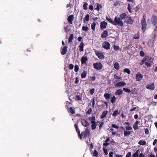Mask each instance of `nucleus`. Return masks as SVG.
Instances as JSON below:
<instances>
[{"instance_id": "nucleus-34", "label": "nucleus", "mask_w": 157, "mask_h": 157, "mask_svg": "<svg viewBox=\"0 0 157 157\" xmlns=\"http://www.w3.org/2000/svg\"><path fill=\"white\" fill-rule=\"evenodd\" d=\"M96 25V24L94 22H93L91 24V28L94 31L95 30Z\"/></svg>"}, {"instance_id": "nucleus-61", "label": "nucleus", "mask_w": 157, "mask_h": 157, "mask_svg": "<svg viewBox=\"0 0 157 157\" xmlns=\"http://www.w3.org/2000/svg\"><path fill=\"white\" fill-rule=\"evenodd\" d=\"M114 78L117 79H121V78L120 77L118 76H117L116 74H115L114 75Z\"/></svg>"}, {"instance_id": "nucleus-57", "label": "nucleus", "mask_w": 157, "mask_h": 157, "mask_svg": "<svg viewBox=\"0 0 157 157\" xmlns=\"http://www.w3.org/2000/svg\"><path fill=\"white\" fill-rule=\"evenodd\" d=\"M103 150L104 153H105V155H107L108 154V152H107V150L106 149H105V148L104 147H103Z\"/></svg>"}, {"instance_id": "nucleus-17", "label": "nucleus", "mask_w": 157, "mask_h": 157, "mask_svg": "<svg viewBox=\"0 0 157 157\" xmlns=\"http://www.w3.org/2000/svg\"><path fill=\"white\" fill-rule=\"evenodd\" d=\"M123 93V90L121 89L117 90L115 92L116 95L120 96Z\"/></svg>"}, {"instance_id": "nucleus-14", "label": "nucleus", "mask_w": 157, "mask_h": 157, "mask_svg": "<svg viewBox=\"0 0 157 157\" xmlns=\"http://www.w3.org/2000/svg\"><path fill=\"white\" fill-rule=\"evenodd\" d=\"M81 122L82 125L84 127H87L90 124L88 121L84 119L82 120Z\"/></svg>"}, {"instance_id": "nucleus-46", "label": "nucleus", "mask_w": 157, "mask_h": 157, "mask_svg": "<svg viewBox=\"0 0 157 157\" xmlns=\"http://www.w3.org/2000/svg\"><path fill=\"white\" fill-rule=\"evenodd\" d=\"M76 98L77 101H81L82 98L80 96L79 94H77L76 96Z\"/></svg>"}, {"instance_id": "nucleus-13", "label": "nucleus", "mask_w": 157, "mask_h": 157, "mask_svg": "<svg viewBox=\"0 0 157 157\" xmlns=\"http://www.w3.org/2000/svg\"><path fill=\"white\" fill-rule=\"evenodd\" d=\"M146 88L149 89L150 90H152L155 89V86L154 83L148 84L146 86Z\"/></svg>"}, {"instance_id": "nucleus-27", "label": "nucleus", "mask_w": 157, "mask_h": 157, "mask_svg": "<svg viewBox=\"0 0 157 157\" xmlns=\"http://www.w3.org/2000/svg\"><path fill=\"white\" fill-rule=\"evenodd\" d=\"M87 75V72L86 71H84L81 75V78H86Z\"/></svg>"}, {"instance_id": "nucleus-29", "label": "nucleus", "mask_w": 157, "mask_h": 157, "mask_svg": "<svg viewBox=\"0 0 157 157\" xmlns=\"http://www.w3.org/2000/svg\"><path fill=\"white\" fill-rule=\"evenodd\" d=\"M140 151V150H137L136 152L133 154L132 157H138L139 155V153Z\"/></svg>"}, {"instance_id": "nucleus-40", "label": "nucleus", "mask_w": 157, "mask_h": 157, "mask_svg": "<svg viewBox=\"0 0 157 157\" xmlns=\"http://www.w3.org/2000/svg\"><path fill=\"white\" fill-rule=\"evenodd\" d=\"M131 92L132 94H137V91L136 90V88L132 90L131 91Z\"/></svg>"}, {"instance_id": "nucleus-8", "label": "nucleus", "mask_w": 157, "mask_h": 157, "mask_svg": "<svg viewBox=\"0 0 157 157\" xmlns=\"http://www.w3.org/2000/svg\"><path fill=\"white\" fill-rule=\"evenodd\" d=\"M110 45L108 41L104 42L102 44V46L106 50H109L110 49Z\"/></svg>"}, {"instance_id": "nucleus-42", "label": "nucleus", "mask_w": 157, "mask_h": 157, "mask_svg": "<svg viewBox=\"0 0 157 157\" xmlns=\"http://www.w3.org/2000/svg\"><path fill=\"white\" fill-rule=\"evenodd\" d=\"M124 71L126 72L128 74H130L131 73V71L128 68H126L124 69Z\"/></svg>"}, {"instance_id": "nucleus-52", "label": "nucleus", "mask_w": 157, "mask_h": 157, "mask_svg": "<svg viewBox=\"0 0 157 157\" xmlns=\"http://www.w3.org/2000/svg\"><path fill=\"white\" fill-rule=\"evenodd\" d=\"M113 48H114V50L116 51V50H119L120 49V48L118 46L114 45L113 46Z\"/></svg>"}, {"instance_id": "nucleus-53", "label": "nucleus", "mask_w": 157, "mask_h": 157, "mask_svg": "<svg viewBox=\"0 0 157 157\" xmlns=\"http://www.w3.org/2000/svg\"><path fill=\"white\" fill-rule=\"evenodd\" d=\"M90 94L91 95L93 94L94 92V88H92L90 90Z\"/></svg>"}, {"instance_id": "nucleus-5", "label": "nucleus", "mask_w": 157, "mask_h": 157, "mask_svg": "<svg viewBox=\"0 0 157 157\" xmlns=\"http://www.w3.org/2000/svg\"><path fill=\"white\" fill-rule=\"evenodd\" d=\"M94 68L97 70H101L103 66L101 63H96L93 64Z\"/></svg>"}, {"instance_id": "nucleus-32", "label": "nucleus", "mask_w": 157, "mask_h": 157, "mask_svg": "<svg viewBox=\"0 0 157 157\" xmlns=\"http://www.w3.org/2000/svg\"><path fill=\"white\" fill-rule=\"evenodd\" d=\"M138 144L140 145H145L146 144V142L142 140H141L139 141Z\"/></svg>"}, {"instance_id": "nucleus-4", "label": "nucleus", "mask_w": 157, "mask_h": 157, "mask_svg": "<svg viewBox=\"0 0 157 157\" xmlns=\"http://www.w3.org/2000/svg\"><path fill=\"white\" fill-rule=\"evenodd\" d=\"M146 16L144 15L142 17L141 21V24L142 26V29L143 32H145L146 30L147 25L146 21Z\"/></svg>"}, {"instance_id": "nucleus-60", "label": "nucleus", "mask_w": 157, "mask_h": 157, "mask_svg": "<svg viewBox=\"0 0 157 157\" xmlns=\"http://www.w3.org/2000/svg\"><path fill=\"white\" fill-rule=\"evenodd\" d=\"M89 9L91 11H92L94 9V7L92 5H90L89 6Z\"/></svg>"}, {"instance_id": "nucleus-30", "label": "nucleus", "mask_w": 157, "mask_h": 157, "mask_svg": "<svg viewBox=\"0 0 157 157\" xmlns=\"http://www.w3.org/2000/svg\"><path fill=\"white\" fill-rule=\"evenodd\" d=\"M74 38V35L72 34H71L68 38V42L71 43L72 42V40Z\"/></svg>"}, {"instance_id": "nucleus-38", "label": "nucleus", "mask_w": 157, "mask_h": 157, "mask_svg": "<svg viewBox=\"0 0 157 157\" xmlns=\"http://www.w3.org/2000/svg\"><path fill=\"white\" fill-rule=\"evenodd\" d=\"M116 100V98L115 96H113V97H112L111 98V102L112 104H113L114 103Z\"/></svg>"}, {"instance_id": "nucleus-39", "label": "nucleus", "mask_w": 157, "mask_h": 157, "mask_svg": "<svg viewBox=\"0 0 157 157\" xmlns=\"http://www.w3.org/2000/svg\"><path fill=\"white\" fill-rule=\"evenodd\" d=\"M140 122V121H136L133 125V128H138V124Z\"/></svg>"}, {"instance_id": "nucleus-62", "label": "nucleus", "mask_w": 157, "mask_h": 157, "mask_svg": "<svg viewBox=\"0 0 157 157\" xmlns=\"http://www.w3.org/2000/svg\"><path fill=\"white\" fill-rule=\"evenodd\" d=\"M95 105V101L94 98H93L92 99V105L93 108H94Z\"/></svg>"}, {"instance_id": "nucleus-35", "label": "nucleus", "mask_w": 157, "mask_h": 157, "mask_svg": "<svg viewBox=\"0 0 157 157\" xmlns=\"http://www.w3.org/2000/svg\"><path fill=\"white\" fill-rule=\"evenodd\" d=\"M118 109L115 110L113 113L112 116L114 117H116L118 114H119L120 113H118Z\"/></svg>"}, {"instance_id": "nucleus-2", "label": "nucleus", "mask_w": 157, "mask_h": 157, "mask_svg": "<svg viewBox=\"0 0 157 157\" xmlns=\"http://www.w3.org/2000/svg\"><path fill=\"white\" fill-rule=\"evenodd\" d=\"M76 130L81 139H82V136L85 138H86L90 134V131L87 128H86L84 132H82L81 134H80V131L79 128H76Z\"/></svg>"}, {"instance_id": "nucleus-44", "label": "nucleus", "mask_w": 157, "mask_h": 157, "mask_svg": "<svg viewBox=\"0 0 157 157\" xmlns=\"http://www.w3.org/2000/svg\"><path fill=\"white\" fill-rule=\"evenodd\" d=\"M124 124L126 125L125 128H131L129 126L130 123L129 122H125L124 123Z\"/></svg>"}, {"instance_id": "nucleus-55", "label": "nucleus", "mask_w": 157, "mask_h": 157, "mask_svg": "<svg viewBox=\"0 0 157 157\" xmlns=\"http://www.w3.org/2000/svg\"><path fill=\"white\" fill-rule=\"evenodd\" d=\"M140 55L141 57H143L144 56L145 53L143 51H140Z\"/></svg>"}, {"instance_id": "nucleus-56", "label": "nucleus", "mask_w": 157, "mask_h": 157, "mask_svg": "<svg viewBox=\"0 0 157 157\" xmlns=\"http://www.w3.org/2000/svg\"><path fill=\"white\" fill-rule=\"evenodd\" d=\"M140 35L139 34H136L134 36V38L136 39H138L139 38Z\"/></svg>"}, {"instance_id": "nucleus-3", "label": "nucleus", "mask_w": 157, "mask_h": 157, "mask_svg": "<svg viewBox=\"0 0 157 157\" xmlns=\"http://www.w3.org/2000/svg\"><path fill=\"white\" fill-rule=\"evenodd\" d=\"M113 25H118L119 26H122L123 25V23L122 20L119 17H115L114 19Z\"/></svg>"}, {"instance_id": "nucleus-33", "label": "nucleus", "mask_w": 157, "mask_h": 157, "mask_svg": "<svg viewBox=\"0 0 157 157\" xmlns=\"http://www.w3.org/2000/svg\"><path fill=\"white\" fill-rule=\"evenodd\" d=\"M109 138H108L107 139H106L105 141V143L103 144V146H106L109 145V144L108 143V141L109 140Z\"/></svg>"}, {"instance_id": "nucleus-48", "label": "nucleus", "mask_w": 157, "mask_h": 157, "mask_svg": "<svg viewBox=\"0 0 157 157\" xmlns=\"http://www.w3.org/2000/svg\"><path fill=\"white\" fill-rule=\"evenodd\" d=\"M70 112L72 114H74L75 113V110L73 109L72 107H70L69 108Z\"/></svg>"}, {"instance_id": "nucleus-59", "label": "nucleus", "mask_w": 157, "mask_h": 157, "mask_svg": "<svg viewBox=\"0 0 157 157\" xmlns=\"http://www.w3.org/2000/svg\"><path fill=\"white\" fill-rule=\"evenodd\" d=\"M74 67V65L72 64H70L69 66V68L70 69H72Z\"/></svg>"}, {"instance_id": "nucleus-22", "label": "nucleus", "mask_w": 157, "mask_h": 157, "mask_svg": "<svg viewBox=\"0 0 157 157\" xmlns=\"http://www.w3.org/2000/svg\"><path fill=\"white\" fill-rule=\"evenodd\" d=\"M108 111L105 110L102 113L101 115L100 118L101 119H103L105 117L108 113Z\"/></svg>"}, {"instance_id": "nucleus-41", "label": "nucleus", "mask_w": 157, "mask_h": 157, "mask_svg": "<svg viewBox=\"0 0 157 157\" xmlns=\"http://www.w3.org/2000/svg\"><path fill=\"white\" fill-rule=\"evenodd\" d=\"M89 120L90 121V122L92 121L94 122L95 120V116H92V117H89Z\"/></svg>"}, {"instance_id": "nucleus-45", "label": "nucleus", "mask_w": 157, "mask_h": 157, "mask_svg": "<svg viewBox=\"0 0 157 157\" xmlns=\"http://www.w3.org/2000/svg\"><path fill=\"white\" fill-rule=\"evenodd\" d=\"M123 90H124V91H125V92H127L128 93H129L131 92V90L129 89H128L127 88H124L123 89Z\"/></svg>"}, {"instance_id": "nucleus-64", "label": "nucleus", "mask_w": 157, "mask_h": 157, "mask_svg": "<svg viewBox=\"0 0 157 157\" xmlns=\"http://www.w3.org/2000/svg\"><path fill=\"white\" fill-rule=\"evenodd\" d=\"M113 152H110L109 155V157H113Z\"/></svg>"}, {"instance_id": "nucleus-6", "label": "nucleus", "mask_w": 157, "mask_h": 157, "mask_svg": "<svg viewBox=\"0 0 157 157\" xmlns=\"http://www.w3.org/2000/svg\"><path fill=\"white\" fill-rule=\"evenodd\" d=\"M151 22L153 26H155L157 24V17L155 15H152L151 18Z\"/></svg>"}, {"instance_id": "nucleus-54", "label": "nucleus", "mask_w": 157, "mask_h": 157, "mask_svg": "<svg viewBox=\"0 0 157 157\" xmlns=\"http://www.w3.org/2000/svg\"><path fill=\"white\" fill-rule=\"evenodd\" d=\"M128 8H127V9H128V10L129 12L130 13H132V11H131V10L132 9L130 7V4H128Z\"/></svg>"}, {"instance_id": "nucleus-18", "label": "nucleus", "mask_w": 157, "mask_h": 157, "mask_svg": "<svg viewBox=\"0 0 157 157\" xmlns=\"http://www.w3.org/2000/svg\"><path fill=\"white\" fill-rule=\"evenodd\" d=\"M126 85V83L123 82H119L117 83L116 86L118 87L124 86Z\"/></svg>"}, {"instance_id": "nucleus-9", "label": "nucleus", "mask_w": 157, "mask_h": 157, "mask_svg": "<svg viewBox=\"0 0 157 157\" xmlns=\"http://www.w3.org/2000/svg\"><path fill=\"white\" fill-rule=\"evenodd\" d=\"M143 78V75L141 74L139 72L136 75V81H139L142 79Z\"/></svg>"}, {"instance_id": "nucleus-36", "label": "nucleus", "mask_w": 157, "mask_h": 157, "mask_svg": "<svg viewBox=\"0 0 157 157\" xmlns=\"http://www.w3.org/2000/svg\"><path fill=\"white\" fill-rule=\"evenodd\" d=\"M91 124V128H96L97 126V123L95 121L93 122L92 121V122H90Z\"/></svg>"}, {"instance_id": "nucleus-63", "label": "nucleus", "mask_w": 157, "mask_h": 157, "mask_svg": "<svg viewBox=\"0 0 157 157\" xmlns=\"http://www.w3.org/2000/svg\"><path fill=\"white\" fill-rule=\"evenodd\" d=\"M90 78L91 80L92 81H94L96 80V77L95 76L90 77Z\"/></svg>"}, {"instance_id": "nucleus-12", "label": "nucleus", "mask_w": 157, "mask_h": 157, "mask_svg": "<svg viewBox=\"0 0 157 157\" xmlns=\"http://www.w3.org/2000/svg\"><path fill=\"white\" fill-rule=\"evenodd\" d=\"M132 128H126V130L124 132V134L125 136L128 137L131 134V132L129 130H131Z\"/></svg>"}, {"instance_id": "nucleus-19", "label": "nucleus", "mask_w": 157, "mask_h": 157, "mask_svg": "<svg viewBox=\"0 0 157 157\" xmlns=\"http://www.w3.org/2000/svg\"><path fill=\"white\" fill-rule=\"evenodd\" d=\"M67 47L66 46H64L62 49L61 52V55H64L66 54L67 50Z\"/></svg>"}, {"instance_id": "nucleus-51", "label": "nucleus", "mask_w": 157, "mask_h": 157, "mask_svg": "<svg viewBox=\"0 0 157 157\" xmlns=\"http://www.w3.org/2000/svg\"><path fill=\"white\" fill-rule=\"evenodd\" d=\"M93 155L95 157H97L98 155V152L95 150H94L93 152Z\"/></svg>"}, {"instance_id": "nucleus-50", "label": "nucleus", "mask_w": 157, "mask_h": 157, "mask_svg": "<svg viewBox=\"0 0 157 157\" xmlns=\"http://www.w3.org/2000/svg\"><path fill=\"white\" fill-rule=\"evenodd\" d=\"M68 28V26H67L64 27V30L66 33H68L70 31V29Z\"/></svg>"}, {"instance_id": "nucleus-7", "label": "nucleus", "mask_w": 157, "mask_h": 157, "mask_svg": "<svg viewBox=\"0 0 157 157\" xmlns=\"http://www.w3.org/2000/svg\"><path fill=\"white\" fill-rule=\"evenodd\" d=\"M133 22L134 20L132 19L131 17L129 15L127 16L125 20L124 21V22L126 23L127 24L130 25L132 24L133 23Z\"/></svg>"}, {"instance_id": "nucleus-16", "label": "nucleus", "mask_w": 157, "mask_h": 157, "mask_svg": "<svg viewBox=\"0 0 157 157\" xmlns=\"http://www.w3.org/2000/svg\"><path fill=\"white\" fill-rule=\"evenodd\" d=\"M107 23L105 21H103L100 24V27L102 29H104L106 28Z\"/></svg>"}, {"instance_id": "nucleus-20", "label": "nucleus", "mask_w": 157, "mask_h": 157, "mask_svg": "<svg viewBox=\"0 0 157 157\" xmlns=\"http://www.w3.org/2000/svg\"><path fill=\"white\" fill-rule=\"evenodd\" d=\"M88 59L87 57L82 56L81 59V62L82 64L85 63L87 60Z\"/></svg>"}, {"instance_id": "nucleus-1", "label": "nucleus", "mask_w": 157, "mask_h": 157, "mask_svg": "<svg viewBox=\"0 0 157 157\" xmlns=\"http://www.w3.org/2000/svg\"><path fill=\"white\" fill-rule=\"evenodd\" d=\"M153 60L154 59L146 55L140 62L139 64L142 65L144 63L147 67H150L153 63Z\"/></svg>"}, {"instance_id": "nucleus-21", "label": "nucleus", "mask_w": 157, "mask_h": 157, "mask_svg": "<svg viewBox=\"0 0 157 157\" xmlns=\"http://www.w3.org/2000/svg\"><path fill=\"white\" fill-rule=\"evenodd\" d=\"M84 45V44L83 42L82 41L80 43L79 46V50L80 52H81L83 51Z\"/></svg>"}, {"instance_id": "nucleus-37", "label": "nucleus", "mask_w": 157, "mask_h": 157, "mask_svg": "<svg viewBox=\"0 0 157 157\" xmlns=\"http://www.w3.org/2000/svg\"><path fill=\"white\" fill-rule=\"evenodd\" d=\"M82 30L83 31L86 32L88 31L89 28L87 26H83L82 28Z\"/></svg>"}, {"instance_id": "nucleus-11", "label": "nucleus", "mask_w": 157, "mask_h": 157, "mask_svg": "<svg viewBox=\"0 0 157 157\" xmlns=\"http://www.w3.org/2000/svg\"><path fill=\"white\" fill-rule=\"evenodd\" d=\"M94 52L99 58L102 59L104 58V56L103 53L100 52L96 50H95Z\"/></svg>"}, {"instance_id": "nucleus-25", "label": "nucleus", "mask_w": 157, "mask_h": 157, "mask_svg": "<svg viewBox=\"0 0 157 157\" xmlns=\"http://www.w3.org/2000/svg\"><path fill=\"white\" fill-rule=\"evenodd\" d=\"M97 4L96 7L95 8V10L98 11L100 9H101L102 8V6L101 4L98 3H96Z\"/></svg>"}, {"instance_id": "nucleus-26", "label": "nucleus", "mask_w": 157, "mask_h": 157, "mask_svg": "<svg viewBox=\"0 0 157 157\" xmlns=\"http://www.w3.org/2000/svg\"><path fill=\"white\" fill-rule=\"evenodd\" d=\"M110 96L111 94L108 93H105L104 95V97L106 100H109Z\"/></svg>"}, {"instance_id": "nucleus-49", "label": "nucleus", "mask_w": 157, "mask_h": 157, "mask_svg": "<svg viewBox=\"0 0 157 157\" xmlns=\"http://www.w3.org/2000/svg\"><path fill=\"white\" fill-rule=\"evenodd\" d=\"M79 67L78 65H75V66L74 71L75 72H77L78 71Z\"/></svg>"}, {"instance_id": "nucleus-31", "label": "nucleus", "mask_w": 157, "mask_h": 157, "mask_svg": "<svg viewBox=\"0 0 157 157\" xmlns=\"http://www.w3.org/2000/svg\"><path fill=\"white\" fill-rule=\"evenodd\" d=\"M106 18L110 23L113 25V23H114V21L113 19L110 18H108L107 16L106 17Z\"/></svg>"}, {"instance_id": "nucleus-15", "label": "nucleus", "mask_w": 157, "mask_h": 157, "mask_svg": "<svg viewBox=\"0 0 157 157\" xmlns=\"http://www.w3.org/2000/svg\"><path fill=\"white\" fill-rule=\"evenodd\" d=\"M108 32L107 30H105L101 34V37L102 38L106 37L108 36Z\"/></svg>"}, {"instance_id": "nucleus-58", "label": "nucleus", "mask_w": 157, "mask_h": 157, "mask_svg": "<svg viewBox=\"0 0 157 157\" xmlns=\"http://www.w3.org/2000/svg\"><path fill=\"white\" fill-rule=\"evenodd\" d=\"M131 153L129 152L126 154L125 157H131Z\"/></svg>"}, {"instance_id": "nucleus-23", "label": "nucleus", "mask_w": 157, "mask_h": 157, "mask_svg": "<svg viewBox=\"0 0 157 157\" xmlns=\"http://www.w3.org/2000/svg\"><path fill=\"white\" fill-rule=\"evenodd\" d=\"M127 15L126 13H123L120 15L119 18L121 20H124L125 19V18H126V17H127Z\"/></svg>"}, {"instance_id": "nucleus-10", "label": "nucleus", "mask_w": 157, "mask_h": 157, "mask_svg": "<svg viewBox=\"0 0 157 157\" xmlns=\"http://www.w3.org/2000/svg\"><path fill=\"white\" fill-rule=\"evenodd\" d=\"M74 19V16L73 15H71L69 16L67 19V21L69 24H72L73 21Z\"/></svg>"}, {"instance_id": "nucleus-47", "label": "nucleus", "mask_w": 157, "mask_h": 157, "mask_svg": "<svg viewBox=\"0 0 157 157\" xmlns=\"http://www.w3.org/2000/svg\"><path fill=\"white\" fill-rule=\"evenodd\" d=\"M92 112V109L91 108H89L88 110L86 112V114H90Z\"/></svg>"}, {"instance_id": "nucleus-43", "label": "nucleus", "mask_w": 157, "mask_h": 157, "mask_svg": "<svg viewBox=\"0 0 157 157\" xmlns=\"http://www.w3.org/2000/svg\"><path fill=\"white\" fill-rule=\"evenodd\" d=\"M88 4L85 3L83 5V8L84 10H86L87 9Z\"/></svg>"}, {"instance_id": "nucleus-28", "label": "nucleus", "mask_w": 157, "mask_h": 157, "mask_svg": "<svg viewBox=\"0 0 157 157\" xmlns=\"http://www.w3.org/2000/svg\"><path fill=\"white\" fill-rule=\"evenodd\" d=\"M120 65L119 63L117 62H116L114 65V67L117 70H118L119 69Z\"/></svg>"}, {"instance_id": "nucleus-24", "label": "nucleus", "mask_w": 157, "mask_h": 157, "mask_svg": "<svg viewBox=\"0 0 157 157\" xmlns=\"http://www.w3.org/2000/svg\"><path fill=\"white\" fill-rule=\"evenodd\" d=\"M90 15L89 14H87L86 15L85 17L83 19V21L84 23L86 22V21H88L89 20Z\"/></svg>"}]
</instances>
